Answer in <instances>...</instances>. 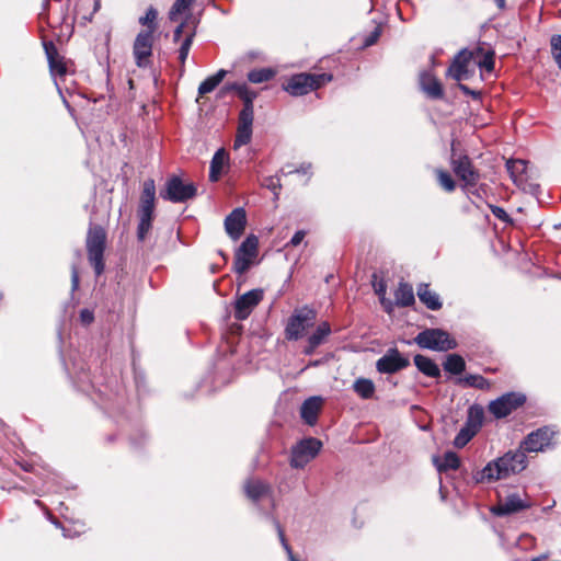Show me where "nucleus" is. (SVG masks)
I'll return each mask as SVG.
<instances>
[{
    "instance_id": "f257e3e1",
    "label": "nucleus",
    "mask_w": 561,
    "mask_h": 561,
    "mask_svg": "<svg viewBox=\"0 0 561 561\" xmlns=\"http://www.w3.org/2000/svg\"><path fill=\"white\" fill-rule=\"evenodd\" d=\"M527 466L526 454L522 450H510L502 457L492 460L477 471L473 477L477 482H493L506 479L512 474L522 472Z\"/></svg>"
},
{
    "instance_id": "f03ea898",
    "label": "nucleus",
    "mask_w": 561,
    "mask_h": 561,
    "mask_svg": "<svg viewBox=\"0 0 561 561\" xmlns=\"http://www.w3.org/2000/svg\"><path fill=\"white\" fill-rule=\"evenodd\" d=\"M227 89L236 91L238 96L243 101V108L239 114V124L233 142V147L237 149L251 141L254 118L253 101L256 99L257 94L255 91L250 90L245 83H232L228 85Z\"/></svg>"
},
{
    "instance_id": "7ed1b4c3",
    "label": "nucleus",
    "mask_w": 561,
    "mask_h": 561,
    "mask_svg": "<svg viewBox=\"0 0 561 561\" xmlns=\"http://www.w3.org/2000/svg\"><path fill=\"white\" fill-rule=\"evenodd\" d=\"M106 245V231L103 227L91 226L87 234V251L91 265L94 267L96 276L104 271L103 254Z\"/></svg>"
},
{
    "instance_id": "20e7f679",
    "label": "nucleus",
    "mask_w": 561,
    "mask_h": 561,
    "mask_svg": "<svg viewBox=\"0 0 561 561\" xmlns=\"http://www.w3.org/2000/svg\"><path fill=\"white\" fill-rule=\"evenodd\" d=\"M415 343L426 350L446 352L457 347V342L442 329H426L415 337Z\"/></svg>"
},
{
    "instance_id": "39448f33",
    "label": "nucleus",
    "mask_w": 561,
    "mask_h": 561,
    "mask_svg": "<svg viewBox=\"0 0 561 561\" xmlns=\"http://www.w3.org/2000/svg\"><path fill=\"white\" fill-rule=\"evenodd\" d=\"M317 313L313 309L302 307L296 309L288 319L285 334L287 340L297 341L305 335V332L314 324Z\"/></svg>"
},
{
    "instance_id": "423d86ee",
    "label": "nucleus",
    "mask_w": 561,
    "mask_h": 561,
    "mask_svg": "<svg viewBox=\"0 0 561 561\" xmlns=\"http://www.w3.org/2000/svg\"><path fill=\"white\" fill-rule=\"evenodd\" d=\"M331 76L312 75V73H298L293 76L284 89L294 96H300L309 93L321 87L324 81H330Z\"/></svg>"
},
{
    "instance_id": "0eeeda50",
    "label": "nucleus",
    "mask_w": 561,
    "mask_h": 561,
    "mask_svg": "<svg viewBox=\"0 0 561 561\" xmlns=\"http://www.w3.org/2000/svg\"><path fill=\"white\" fill-rule=\"evenodd\" d=\"M533 506V501L527 493L513 492L500 499L499 503L491 508L496 516L512 515Z\"/></svg>"
},
{
    "instance_id": "6e6552de",
    "label": "nucleus",
    "mask_w": 561,
    "mask_h": 561,
    "mask_svg": "<svg viewBox=\"0 0 561 561\" xmlns=\"http://www.w3.org/2000/svg\"><path fill=\"white\" fill-rule=\"evenodd\" d=\"M197 188L193 183H183L179 176L170 178L165 183V188L160 192V196L172 203H184L196 195Z\"/></svg>"
},
{
    "instance_id": "1a4fd4ad",
    "label": "nucleus",
    "mask_w": 561,
    "mask_h": 561,
    "mask_svg": "<svg viewBox=\"0 0 561 561\" xmlns=\"http://www.w3.org/2000/svg\"><path fill=\"white\" fill-rule=\"evenodd\" d=\"M321 447L322 443L313 437L300 440L291 449L290 466L296 469L304 468L319 454Z\"/></svg>"
},
{
    "instance_id": "9d476101",
    "label": "nucleus",
    "mask_w": 561,
    "mask_h": 561,
    "mask_svg": "<svg viewBox=\"0 0 561 561\" xmlns=\"http://www.w3.org/2000/svg\"><path fill=\"white\" fill-rule=\"evenodd\" d=\"M450 165L454 173L467 186H474L479 181V172L474 169L471 159L467 154H457L451 147Z\"/></svg>"
},
{
    "instance_id": "9b49d317",
    "label": "nucleus",
    "mask_w": 561,
    "mask_h": 561,
    "mask_svg": "<svg viewBox=\"0 0 561 561\" xmlns=\"http://www.w3.org/2000/svg\"><path fill=\"white\" fill-rule=\"evenodd\" d=\"M259 240L254 234L248 236L234 254L233 268L238 274L245 273L257 255Z\"/></svg>"
},
{
    "instance_id": "f8f14e48",
    "label": "nucleus",
    "mask_w": 561,
    "mask_h": 561,
    "mask_svg": "<svg viewBox=\"0 0 561 561\" xmlns=\"http://www.w3.org/2000/svg\"><path fill=\"white\" fill-rule=\"evenodd\" d=\"M557 433L553 426H542L529 433L520 443L519 448L524 453L542 451L551 445V440Z\"/></svg>"
},
{
    "instance_id": "ddd939ff",
    "label": "nucleus",
    "mask_w": 561,
    "mask_h": 561,
    "mask_svg": "<svg viewBox=\"0 0 561 561\" xmlns=\"http://www.w3.org/2000/svg\"><path fill=\"white\" fill-rule=\"evenodd\" d=\"M526 397L522 393L507 392L493 400L489 404V412L496 419H503L510 415L514 410L523 405Z\"/></svg>"
},
{
    "instance_id": "4468645a",
    "label": "nucleus",
    "mask_w": 561,
    "mask_h": 561,
    "mask_svg": "<svg viewBox=\"0 0 561 561\" xmlns=\"http://www.w3.org/2000/svg\"><path fill=\"white\" fill-rule=\"evenodd\" d=\"M153 34L150 31H141L137 34L133 55L139 68H147L150 65L149 58L152 55Z\"/></svg>"
},
{
    "instance_id": "2eb2a0df",
    "label": "nucleus",
    "mask_w": 561,
    "mask_h": 561,
    "mask_svg": "<svg viewBox=\"0 0 561 561\" xmlns=\"http://www.w3.org/2000/svg\"><path fill=\"white\" fill-rule=\"evenodd\" d=\"M264 293L260 288L247 291L237 298L234 302V318L245 320L254 308L262 301Z\"/></svg>"
},
{
    "instance_id": "dca6fc26",
    "label": "nucleus",
    "mask_w": 561,
    "mask_h": 561,
    "mask_svg": "<svg viewBox=\"0 0 561 561\" xmlns=\"http://www.w3.org/2000/svg\"><path fill=\"white\" fill-rule=\"evenodd\" d=\"M410 365L397 348H390L376 363V368L381 374H394Z\"/></svg>"
},
{
    "instance_id": "f3484780",
    "label": "nucleus",
    "mask_w": 561,
    "mask_h": 561,
    "mask_svg": "<svg viewBox=\"0 0 561 561\" xmlns=\"http://www.w3.org/2000/svg\"><path fill=\"white\" fill-rule=\"evenodd\" d=\"M247 215L242 207L234 208L225 219V229L232 240H238L245 228Z\"/></svg>"
},
{
    "instance_id": "a211bd4d",
    "label": "nucleus",
    "mask_w": 561,
    "mask_h": 561,
    "mask_svg": "<svg viewBox=\"0 0 561 561\" xmlns=\"http://www.w3.org/2000/svg\"><path fill=\"white\" fill-rule=\"evenodd\" d=\"M472 59V53L468 49L460 50L455 57L447 70V75L456 81L468 78V66Z\"/></svg>"
},
{
    "instance_id": "6ab92c4d",
    "label": "nucleus",
    "mask_w": 561,
    "mask_h": 561,
    "mask_svg": "<svg viewBox=\"0 0 561 561\" xmlns=\"http://www.w3.org/2000/svg\"><path fill=\"white\" fill-rule=\"evenodd\" d=\"M156 201V185L154 181L148 179L144 182L138 215H153Z\"/></svg>"
},
{
    "instance_id": "aec40b11",
    "label": "nucleus",
    "mask_w": 561,
    "mask_h": 561,
    "mask_svg": "<svg viewBox=\"0 0 561 561\" xmlns=\"http://www.w3.org/2000/svg\"><path fill=\"white\" fill-rule=\"evenodd\" d=\"M420 85L423 92L431 99H442L444 90L438 79L431 72H423L420 76Z\"/></svg>"
},
{
    "instance_id": "412c9836",
    "label": "nucleus",
    "mask_w": 561,
    "mask_h": 561,
    "mask_svg": "<svg viewBox=\"0 0 561 561\" xmlns=\"http://www.w3.org/2000/svg\"><path fill=\"white\" fill-rule=\"evenodd\" d=\"M322 403L323 400L321 397H311L307 399L300 408L301 419L309 425L316 424Z\"/></svg>"
},
{
    "instance_id": "4be33fe9",
    "label": "nucleus",
    "mask_w": 561,
    "mask_h": 561,
    "mask_svg": "<svg viewBox=\"0 0 561 561\" xmlns=\"http://www.w3.org/2000/svg\"><path fill=\"white\" fill-rule=\"evenodd\" d=\"M45 51L47 55L48 64H49V70L53 76H59L62 77L66 75L67 69L62 61V59L59 57L56 47L53 43L45 44Z\"/></svg>"
},
{
    "instance_id": "5701e85b",
    "label": "nucleus",
    "mask_w": 561,
    "mask_h": 561,
    "mask_svg": "<svg viewBox=\"0 0 561 561\" xmlns=\"http://www.w3.org/2000/svg\"><path fill=\"white\" fill-rule=\"evenodd\" d=\"M270 491V485L261 480L250 479L244 484V492L253 502H257L262 497L266 496Z\"/></svg>"
},
{
    "instance_id": "b1692460",
    "label": "nucleus",
    "mask_w": 561,
    "mask_h": 561,
    "mask_svg": "<svg viewBox=\"0 0 561 561\" xmlns=\"http://www.w3.org/2000/svg\"><path fill=\"white\" fill-rule=\"evenodd\" d=\"M228 156L225 149H218L210 161L209 168V181L217 182L221 176L225 165L227 163Z\"/></svg>"
},
{
    "instance_id": "393cba45",
    "label": "nucleus",
    "mask_w": 561,
    "mask_h": 561,
    "mask_svg": "<svg viewBox=\"0 0 561 561\" xmlns=\"http://www.w3.org/2000/svg\"><path fill=\"white\" fill-rule=\"evenodd\" d=\"M417 297L430 310H438L442 308L438 294L431 290L427 284H421L417 287Z\"/></svg>"
},
{
    "instance_id": "a878e982",
    "label": "nucleus",
    "mask_w": 561,
    "mask_h": 561,
    "mask_svg": "<svg viewBox=\"0 0 561 561\" xmlns=\"http://www.w3.org/2000/svg\"><path fill=\"white\" fill-rule=\"evenodd\" d=\"M414 364L417 369L427 377L436 378L440 376V370L436 363L424 355L417 354L414 356Z\"/></svg>"
},
{
    "instance_id": "bb28decb",
    "label": "nucleus",
    "mask_w": 561,
    "mask_h": 561,
    "mask_svg": "<svg viewBox=\"0 0 561 561\" xmlns=\"http://www.w3.org/2000/svg\"><path fill=\"white\" fill-rule=\"evenodd\" d=\"M196 26H197V21H193V26H192L191 31L185 35V37L182 41L181 46L179 48V60L182 66L181 73L184 72V64L188 57L194 37L196 35Z\"/></svg>"
},
{
    "instance_id": "cd10ccee",
    "label": "nucleus",
    "mask_w": 561,
    "mask_h": 561,
    "mask_svg": "<svg viewBox=\"0 0 561 561\" xmlns=\"http://www.w3.org/2000/svg\"><path fill=\"white\" fill-rule=\"evenodd\" d=\"M227 71L224 69L218 70L215 75L206 78L198 87V95H205L213 92L224 80Z\"/></svg>"
},
{
    "instance_id": "c85d7f7f",
    "label": "nucleus",
    "mask_w": 561,
    "mask_h": 561,
    "mask_svg": "<svg viewBox=\"0 0 561 561\" xmlns=\"http://www.w3.org/2000/svg\"><path fill=\"white\" fill-rule=\"evenodd\" d=\"M396 304L402 307L411 306L414 302V293L411 285L400 283L394 293Z\"/></svg>"
},
{
    "instance_id": "c756f323",
    "label": "nucleus",
    "mask_w": 561,
    "mask_h": 561,
    "mask_svg": "<svg viewBox=\"0 0 561 561\" xmlns=\"http://www.w3.org/2000/svg\"><path fill=\"white\" fill-rule=\"evenodd\" d=\"M354 391L362 398V399H370L375 393V385L373 380L367 378H358L353 383Z\"/></svg>"
},
{
    "instance_id": "7c9ffc66",
    "label": "nucleus",
    "mask_w": 561,
    "mask_h": 561,
    "mask_svg": "<svg viewBox=\"0 0 561 561\" xmlns=\"http://www.w3.org/2000/svg\"><path fill=\"white\" fill-rule=\"evenodd\" d=\"M444 369L453 375L461 374L466 368L465 359L458 354H449L443 364Z\"/></svg>"
},
{
    "instance_id": "2f4dec72",
    "label": "nucleus",
    "mask_w": 561,
    "mask_h": 561,
    "mask_svg": "<svg viewBox=\"0 0 561 561\" xmlns=\"http://www.w3.org/2000/svg\"><path fill=\"white\" fill-rule=\"evenodd\" d=\"M275 76V70L272 68L253 69L248 73V80L252 83H262L270 81Z\"/></svg>"
},
{
    "instance_id": "473e14b6",
    "label": "nucleus",
    "mask_w": 561,
    "mask_h": 561,
    "mask_svg": "<svg viewBox=\"0 0 561 561\" xmlns=\"http://www.w3.org/2000/svg\"><path fill=\"white\" fill-rule=\"evenodd\" d=\"M435 462H436L438 471H447L449 469L456 470L460 466V459L457 456V454L454 451H447L444 455L442 462L438 463L437 460H435Z\"/></svg>"
},
{
    "instance_id": "72a5a7b5",
    "label": "nucleus",
    "mask_w": 561,
    "mask_h": 561,
    "mask_svg": "<svg viewBox=\"0 0 561 561\" xmlns=\"http://www.w3.org/2000/svg\"><path fill=\"white\" fill-rule=\"evenodd\" d=\"M195 0H176L169 11V19L172 22L179 20V16L186 12Z\"/></svg>"
},
{
    "instance_id": "f704fd0d",
    "label": "nucleus",
    "mask_w": 561,
    "mask_h": 561,
    "mask_svg": "<svg viewBox=\"0 0 561 561\" xmlns=\"http://www.w3.org/2000/svg\"><path fill=\"white\" fill-rule=\"evenodd\" d=\"M261 185L273 193L274 201H277L279 198V192L282 188L279 173L264 178Z\"/></svg>"
},
{
    "instance_id": "c9c22d12",
    "label": "nucleus",
    "mask_w": 561,
    "mask_h": 561,
    "mask_svg": "<svg viewBox=\"0 0 561 561\" xmlns=\"http://www.w3.org/2000/svg\"><path fill=\"white\" fill-rule=\"evenodd\" d=\"M477 434L476 428H471L469 425H465L454 439V445L457 448L465 447L471 438Z\"/></svg>"
},
{
    "instance_id": "e433bc0d",
    "label": "nucleus",
    "mask_w": 561,
    "mask_h": 561,
    "mask_svg": "<svg viewBox=\"0 0 561 561\" xmlns=\"http://www.w3.org/2000/svg\"><path fill=\"white\" fill-rule=\"evenodd\" d=\"M272 520V524L274 525L276 531H277V535H278V538H279V541L284 548V550L286 551V553L288 554V559L289 561H299L293 553V550L290 548V546L288 545L287 540H286V537H285V533H284V529L283 527L280 526L279 522L273 517V516H268Z\"/></svg>"
},
{
    "instance_id": "4c0bfd02",
    "label": "nucleus",
    "mask_w": 561,
    "mask_h": 561,
    "mask_svg": "<svg viewBox=\"0 0 561 561\" xmlns=\"http://www.w3.org/2000/svg\"><path fill=\"white\" fill-rule=\"evenodd\" d=\"M157 18L158 11L153 7H150L148 8L146 14L139 18V23L144 26H147L146 31H150L153 34L157 30Z\"/></svg>"
},
{
    "instance_id": "58836bf2",
    "label": "nucleus",
    "mask_w": 561,
    "mask_h": 561,
    "mask_svg": "<svg viewBox=\"0 0 561 561\" xmlns=\"http://www.w3.org/2000/svg\"><path fill=\"white\" fill-rule=\"evenodd\" d=\"M483 410L480 407H471L469 409V415L467 420V425L471 426V428H476V432L481 427L483 422Z\"/></svg>"
},
{
    "instance_id": "ea45409f",
    "label": "nucleus",
    "mask_w": 561,
    "mask_h": 561,
    "mask_svg": "<svg viewBox=\"0 0 561 561\" xmlns=\"http://www.w3.org/2000/svg\"><path fill=\"white\" fill-rule=\"evenodd\" d=\"M459 381L465 386L473 387L477 389H488L490 387L488 379L480 375H468Z\"/></svg>"
},
{
    "instance_id": "a19ab883",
    "label": "nucleus",
    "mask_w": 561,
    "mask_h": 561,
    "mask_svg": "<svg viewBox=\"0 0 561 561\" xmlns=\"http://www.w3.org/2000/svg\"><path fill=\"white\" fill-rule=\"evenodd\" d=\"M331 333V328L328 322H322L318 325L317 330L308 337L312 344H322L324 339Z\"/></svg>"
},
{
    "instance_id": "79ce46f5",
    "label": "nucleus",
    "mask_w": 561,
    "mask_h": 561,
    "mask_svg": "<svg viewBox=\"0 0 561 561\" xmlns=\"http://www.w3.org/2000/svg\"><path fill=\"white\" fill-rule=\"evenodd\" d=\"M138 217H139V224H138V228H137V237H138L139 241H144L147 233L151 229V222H152L153 215H147V216L138 215Z\"/></svg>"
},
{
    "instance_id": "37998d69",
    "label": "nucleus",
    "mask_w": 561,
    "mask_h": 561,
    "mask_svg": "<svg viewBox=\"0 0 561 561\" xmlns=\"http://www.w3.org/2000/svg\"><path fill=\"white\" fill-rule=\"evenodd\" d=\"M437 181L439 185L446 191V192H453L456 188V183L451 175L444 170H437L436 171Z\"/></svg>"
},
{
    "instance_id": "c03bdc74",
    "label": "nucleus",
    "mask_w": 561,
    "mask_h": 561,
    "mask_svg": "<svg viewBox=\"0 0 561 561\" xmlns=\"http://www.w3.org/2000/svg\"><path fill=\"white\" fill-rule=\"evenodd\" d=\"M193 21H196L192 14H187L185 20L181 22L173 32V41L178 42L183 33H188L193 26Z\"/></svg>"
},
{
    "instance_id": "a18cd8bd",
    "label": "nucleus",
    "mask_w": 561,
    "mask_h": 561,
    "mask_svg": "<svg viewBox=\"0 0 561 561\" xmlns=\"http://www.w3.org/2000/svg\"><path fill=\"white\" fill-rule=\"evenodd\" d=\"M506 169L512 178H516V174L525 171L526 162L524 160H508L506 162Z\"/></svg>"
},
{
    "instance_id": "49530a36",
    "label": "nucleus",
    "mask_w": 561,
    "mask_h": 561,
    "mask_svg": "<svg viewBox=\"0 0 561 561\" xmlns=\"http://www.w3.org/2000/svg\"><path fill=\"white\" fill-rule=\"evenodd\" d=\"M478 65L486 71H492L494 69V54L492 51H488Z\"/></svg>"
},
{
    "instance_id": "de8ad7c7",
    "label": "nucleus",
    "mask_w": 561,
    "mask_h": 561,
    "mask_svg": "<svg viewBox=\"0 0 561 561\" xmlns=\"http://www.w3.org/2000/svg\"><path fill=\"white\" fill-rule=\"evenodd\" d=\"M94 320V314H93V311L90 310V309H82L80 311V321L82 324L84 325H89L93 322Z\"/></svg>"
},
{
    "instance_id": "09e8293b",
    "label": "nucleus",
    "mask_w": 561,
    "mask_h": 561,
    "mask_svg": "<svg viewBox=\"0 0 561 561\" xmlns=\"http://www.w3.org/2000/svg\"><path fill=\"white\" fill-rule=\"evenodd\" d=\"M380 34H381L380 27H379V26H377V27H376V28H375V30L369 34V36H367V37H366V39H365V42H364L365 46H371V45H374V44L378 41V38H379Z\"/></svg>"
},
{
    "instance_id": "8fccbe9b",
    "label": "nucleus",
    "mask_w": 561,
    "mask_h": 561,
    "mask_svg": "<svg viewBox=\"0 0 561 561\" xmlns=\"http://www.w3.org/2000/svg\"><path fill=\"white\" fill-rule=\"evenodd\" d=\"M492 214L500 220L502 221H510V216L507 215V213L502 208V207H499V206H493L492 207Z\"/></svg>"
},
{
    "instance_id": "3c124183",
    "label": "nucleus",
    "mask_w": 561,
    "mask_h": 561,
    "mask_svg": "<svg viewBox=\"0 0 561 561\" xmlns=\"http://www.w3.org/2000/svg\"><path fill=\"white\" fill-rule=\"evenodd\" d=\"M78 7L89 8L93 7L92 14H94L100 9V0H80Z\"/></svg>"
},
{
    "instance_id": "603ef678",
    "label": "nucleus",
    "mask_w": 561,
    "mask_h": 561,
    "mask_svg": "<svg viewBox=\"0 0 561 561\" xmlns=\"http://www.w3.org/2000/svg\"><path fill=\"white\" fill-rule=\"evenodd\" d=\"M305 236H306V231L305 230L296 231V233L290 239L289 244L293 245V247H297L298 244L301 243V241L304 240Z\"/></svg>"
},
{
    "instance_id": "864d4df0",
    "label": "nucleus",
    "mask_w": 561,
    "mask_h": 561,
    "mask_svg": "<svg viewBox=\"0 0 561 561\" xmlns=\"http://www.w3.org/2000/svg\"><path fill=\"white\" fill-rule=\"evenodd\" d=\"M71 284H72V290H77L79 287V274L75 266L72 267V272H71Z\"/></svg>"
},
{
    "instance_id": "5fc2aeb1",
    "label": "nucleus",
    "mask_w": 561,
    "mask_h": 561,
    "mask_svg": "<svg viewBox=\"0 0 561 561\" xmlns=\"http://www.w3.org/2000/svg\"><path fill=\"white\" fill-rule=\"evenodd\" d=\"M374 288H375V291L378 296L382 297L385 294H386V289H387V286L386 284L381 280L377 284H374Z\"/></svg>"
},
{
    "instance_id": "6e6d98bb",
    "label": "nucleus",
    "mask_w": 561,
    "mask_h": 561,
    "mask_svg": "<svg viewBox=\"0 0 561 561\" xmlns=\"http://www.w3.org/2000/svg\"><path fill=\"white\" fill-rule=\"evenodd\" d=\"M307 342H308V344L305 347L304 353L306 355H311L319 345L318 344H312V341H310V340H308Z\"/></svg>"
},
{
    "instance_id": "4d7b16f0",
    "label": "nucleus",
    "mask_w": 561,
    "mask_h": 561,
    "mask_svg": "<svg viewBox=\"0 0 561 561\" xmlns=\"http://www.w3.org/2000/svg\"><path fill=\"white\" fill-rule=\"evenodd\" d=\"M278 173L280 174V176H286V175H289V174H293V173H296V172H295V169H293L289 165H287L286 168L280 169L278 171Z\"/></svg>"
},
{
    "instance_id": "13d9d810",
    "label": "nucleus",
    "mask_w": 561,
    "mask_h": 561,
    "mask_svg": "<svg viewBox=\"0 0 561 561\" xmlns=\"http://www.w3.org/2000/svg\"><path fill=\"white\" fill-rule=\"evenodd\" d=\"M310 164H301L299 168L295 169L296 173L307 174L310 170Z\"/></svg>"
},
{
    "instance_id": "bf43d9fd",
    "label": "nucleus",
    "mask_w": 561,
    "mask_h": 561,
    "mask_svg": "<svg viewBox=\"0 0 561 561\" xmlns=\"http://www.w3.org/2000/svg\"><path fill=\"white\" fill-rule=\"evenodd\" d=\"M499 9H504L506 5V0H494Z\"/></svg>"
},
{
    "instance_id": "052dcab7",
    "label": "nucleus",
    "mask_w": 561,
    "mask_h": 561,
    "mask_svg": "<svg viewBox=\"0 0 561 561\" xmlns=\"http://www.w3.org/2000/svg\"><path fill=\"white\" fill-rule=\"evenodd\" d=\"M459 88H460V90H462L465 93H470V90H469V88H468L467 85H465V84H459Z\"/></svg>"
},
{
    "instance_id": "680f3d73",
    "label": "nucleus",
    "mask_w": 561,
    "mask_h": 561,
    "mask_svg": "<svg viewBox=\"0 0 561 561\" xmlns=\"http://www.w3.org/2000/svg\"><path fill=\"white\" fill-rule=\"evenodd\" d=\"M459 88H460V90H462L465 93H470V90H469V88H468L467 85H465V84H459Z\"/></svg>"
}]
</instances>
